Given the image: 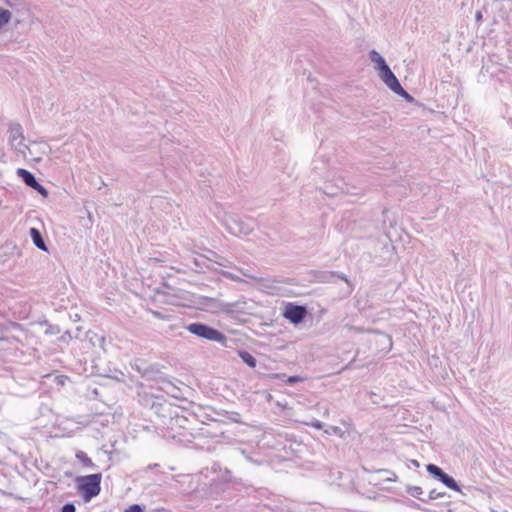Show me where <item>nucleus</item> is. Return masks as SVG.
Returning a JSON list of instances; mask_svg holds the SVG:
<instances>
[{"instance_id": "obj_13", "label": "nucleus", "mask_w": 512, "mask_h": 512, "mask_svg": "<svg viewBox=\"0 0 512 512\" xmlns=\"http://www.w3.org/2000/svg\"><path fill=\"white\" fill-rule=\"evenodd\" d=\"M124 512H143V509L139 505L134 504L129 506Z\"/></svg>"}, {"instance_id": "obj_14", "label": "nucleus", "mask_w": 512, "mask_h": 512, "mask_svg": "<svg viewBox=\"0 0 512 512\" xmlns=\"http://www.w3.org/2000/svg\"><path fill=\"white\" fill-rule=\"evenodd\" d=\"M61 512H75V506L73 504H66L62 507Z\"/></svg>"}, {"instance_id": "obj_16", "label": "nucleus", "mask_w": 512, "mask_h": 512, "mask_svg": "<svg viewBox=\"0 0 512 512\" xmlns=\"http://www.w3.org/2000/svg\"><path fill=\"white\" fill-rule=\"evenodd\" d=\"M481 18H482V14H481V12H477V13H476V20H477V21H480V20H481Z\"/></svg>"}, {"instance_id": "obj_3", "label": "nucleus", "mask_w": 512, "mask_h": 512, "mask_svg": "<svg viewBox=\"0 0 512 512\" xmlns=\"http://www.w3.org/2000/svg\"><path fill=\"white\" fill-rule=\"evenodd\" d=\"M378 72L380 78L392 91L401 96H408V93L402 88L398 79L390 70L387 64H383L382 67H378Z\"/></svg>"}, {"instance_id": "obj_2", "label": "nucleus", "mask_w": 512, "mask_h": 512, "mask_svg": "<svg viewBox=\"0 0 512 512\" xmlns=\"http://www.w3.org/2000/svg\"><path fill=\"white\" fill-rule=\"evenodd\" d=\"M187 330L198 337L211 341L223 342L226 339L218 330L201 323H191L187 326Z\"/></svg>"}, {"instance_id": "obj_1", "label": "nucleus", "mask_w": 512, "mask_h": 512, "mask_svg": "<svg viewBox=\"0 0 512 512\" xmlns=\"http://www.w3.org/2000/svg\"><path fill=\"white\" fill-rule=\"evenodd\" d=\"M101 480L102 475L100 473L77 478L78 490L82 493L85 501L91 500L100 493Z\"/></svg>"}, {"instance_id": "obj_7", "label": "nucleus", "mask_w": 512, "mask_h": 512, "mask_svg": "<svg viewBox=\"0 0 512 512\" xmlns=\"http://www.w3.org/2000/svg\"><path fill=\"white\" fill-rule=\"evenodd\" d=\"M30 235H31L33 243L35 244L36 247H38L39 249H41L43 251H47V247L42 238V235L37 228H31Z\"/></svg>"}, {"instance_id": "obj_15", "label": "nucleus", "mask_w": 512, "mask_h": 512, "mask_svg": "<svg viewBox=\"0 0 512 512\" xmlns=\"http://www.w3.org/2000/svg\"><path fill=\"white\" fill-rule=\"evenodd\" d=\"M390 474H391V476L388 479L391 480V481H395L397 479L396 474L393 473V472H391Z\"/></svg>"}, {"instance_id": "obj_12", "label": "nucleus", "mask_w": 512, "mask_h": 512, "mask_svg": "<svg viewBox=\"0 0 512 512\" xmlns=\"http://www.w3.org/2000/svg\"><path fill=\"white\" fill-rule=\"evenodd\" d=\"M305 378L301 377V376H289L286 380L287 383L289 384H294V383H297V382H302L304 381Z\"/></svg>"}, {"instance_id": "obj_11", "label": "nucleus", "mask_w": 512, "mask_h": 512, "mask_svg": "<svg viewBox=\"0 0 512 512\" xmlns=\"http://www.w3.org/2000/svg\"><path fill=\"white\" fill-rule=\"evenodd\" d=\"M370 56L372 61L377 64V68L382 67L383 64H386L385 60L376 51H372Z\"/></svg>"}, {"instance_id": "obj_6", "label": "nucleus", "mask_w": 512, "mask_h": 512, "mask_svg": "<svg viewBox=\"0 0 512 512\" xmlns=\"http://www.w3.org/2000/svg\"><path fill=\"white\" fill-rule=\"evenodd\" d=\"M18 176H20L25 184L41 193H45V189L37 182L33 174H31L29 171L25 169H18L17 171Z\"/></svg>"}, {"instance_id": "obj_9", "label": "nucleus", "mask_w": 512, "mask_h": 512, "mask_svg": "<svg viewBox=\"0 0 512 512\" xmlns=\"http://www.w3.org/2000/svg\"><path fill=\"white\" fill-rule=\"evenodd\" d=\"M12 14L9 10L0 8V29L11 20Z\"/></svg>"}, {"instance_id": "obj_8", "label": "nucleus", "mask_w": 512, "mask_h": 512, "mask_svg": "<svg viewBox=\"0 0 512 512\" xmlns=\"http://www.w3.org/2000/svg\"><path fill=\"white\" fill-rule=\"evenodd\" d=\"M75 456L83 464V466L87 468L94 467V462L84 451H77Z\"/></svg>"}, {"instance_id": "obj_10", "label": "nucleus", "mask_w": 512, "mask_h": 512, "mask_svg": "<svg viewBox=\"0 0 512 512\" xmlns=\"http://www.w3.org/2000/svg\"><path fill=\"white\" fill-rule=\"evenodd\" d=\"M240 356L242 358V360L248 364L250 367H255L256 366V359L248 352H241L240 353Z\"/></svg>"}, {"instance_id": "obj_5", "label": "nucleus", "mask_w": 512, "mask_h": 512, "mask_svg": "<svg viewBox=\"0 0 512 512\" xmlns=\"http://www.w3.org/2000/svg\"><path fill=\"white\" fill-rule=\"evenodd\" d=\"M305 315L306 309L304 307L292 304H289L284 312V317L295 324L301 322Z\"/></svg>"}, {"instance_id": "obj_4", "label": "nucleus", "mask_w": 512, "mask_h": 512, "mask_svg": "<svg viewBox=\"0 0 512 512\" xmlns=\"http://www.w3.org/2000/svg\"><path fill=\"white\" fill-rule=\"evenodd\" d=\"M427 471L435 476L436 478H438L444 485H446L448 488L454 490V491H457L459 492L460 491V488L459 486L457 485L456 481L449 475H447L446 473H444L442 471L441 468H439L438 466L434 465V464H428L427 467H426Z\"/></svg>"}, {"instance_id": "obj_17", "label": "nucleus", "mask_w": 512, "mask_h": 512, "mask_svg": "<svg viewBox=\"0 0 512 512\" xmlns=\"http://www.w3.org/2000/svg\"><path fill=\"white\" fill-rule=\"evenodd\" d=\"M279 377H280V375H279V374H273V375H271V378H273V379H276V378H279Z\"/></svg>"}]
</instances>
